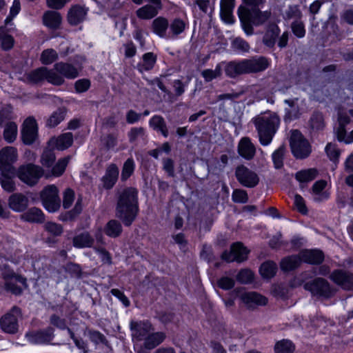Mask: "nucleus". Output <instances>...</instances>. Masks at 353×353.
<instances>
[{
  "mask_svg": "<svg viewBox=\"0 0 353 353\" xmlns=\"http://www.w3.org/2000/svg\"><path fill=\"white\" fill-rule=\"evenodd\" d=\"M138 212L137 191L132 188L124 190L121 194L116 209V215L125 225L134 221Z\"/></svg>",
  "mask_w": 353,
  "mask_h": 353,
  "instance_id": "nucleus-1",
  "label": "nucleus"
},
{
  "mask_svg": "<svg viewBox=\"0 0 353 353\" xmlns=\"http://www.w3.org/2000/svg\"><path fill=\"white\" fill-rule=\"evenodd\" d=\"M253 123L257 130L261 144L268 145L279 127V117L276 112H267L254 118Z\"/></svg>",
  "mask_w": 353,
  "mask_h": 353,
  "instance_id": "nucleus-2",
  "label": "nucleus"
},
{
  "mask_svg": "<svg viewBox=\"0 0 353 353\" xmlns=\"http://www.w3.org/2000/svg\"><path fill=\"white\" fill-rule=\"evenodd\" d=\"M238 15L245 33L247 35H252L254 33L252 26L263 24L270 17L271 12H262L259 8H249L241 6L238 8Z\"/></svg>",
  "mask_w": 353,
  "mask_h": 353,
  "instance_id": "nucleus-3",
  "label": "nucleus"
},
{
  "mask_svg": "<svg viewBox=\"0 0 353 353\" xmlns=\"http://www.w3.org/2000/svg\"><path fill=\"white\" fill-rule=\"evenodd\" d=\"M324 254L320 250H305L296 255L284 258L281 265H300L302 263L310 265H320L323 262Z\"/></svg>",
  "mask_w": 353,
  "mask_h": 353,
  "instance_id": "nucleus-4",
  "label": "nucleus"
},
{
  "mask_svg": "<svg viewBox=\"0 0 353 353\" xmlns=\"http://www.w3.org/2000/svg\"><path fill=\"white\" fill-rule=\"evenodd\" d=\"M27 79L29 81L37 83L43 80L54 85H61L64 83L65 80L61 75L57 74L52 70L46 67H41L27 74Z\"/></svg>",
  "mask_w": 353,
  "mask_h": 353,
  "instance_id": "nucleus-5",
  "label": "nucleus"
},
{
  "mask_svg": "<svg viewBox=\"0 0 353 353\" xmlns=\"http://www.w3.org/2000/svg\"><path fill=\"white\" fill-rule=\"evenodd\" d=\"M290 144L292 154L297 159H305L311 152L310 145L298 130L292 131Z\"/></svg>",
  "mask_w": 353,
  "mask_h": 353,
  "instance_id": "nucleus-6",
  "label": "nucleus"
},
{
  "mask_svg": "<svg viewBox=\"0 0 353 353\" xmlns=\"http://www.w3.org/2000/svg\"><path fill=\"white\" fill-rule=\"evenodd\" d=\"M43 174L42 168L32 163L21 165L17 171L19 179L30 186L35 185Z\"/></svg>",
  "mask_w": 353,
  "mask_h": 353,
  "instance_id": "nucleus-7",
  "label": "nucleus"
},
{
  "mask_svg": "<svg viewBox=\"0 0 353 353\" xmlns=\"http://www.w3.org/2000/svg\"><path fill=\"white\" fill-rule=\"evenodd\" d=\"M304 288L310 292L313 296L330 298L334 294L333 288L329 282L322 278H316L304 285Z\"/></svg>",
  "mask_w": 353,
  "mask_h": 353,
  "instance_id": "nucleus-8",
  "label": "nucleus"
},
{
  "mask_svg": "<svg viewBox=\"0 0 353 353\" xmlns=\"http://www.w3.org/2000/svg\"><path fill=\"white\" fill-rule=\"evenodd\" d=\"M58 193V189L54 185H48L41 192L43 205L50 212L57 211L61 206Z\"/></svg>",
  "mask_w": 353,
  "mask_h": 353,
  "instance_id": "nucleus-9",
  "label": "nucleus"
},
{
  "mask_svg": "<svg viewBox=\"0 0 353 353\" xmlns=\"http://www.w3.org/2000/svg\"><path fill=\"white\" fill-rule=\"evenodd\" d=\"M18 158L17 150L12 146H6L0 150V172L12 173L16 170L12 164Z\"/></svg>",
  "mask_w": 353,
  "mask_h": 353,
  "instance_id": "nucleus-10",
  "label": "nucleus"
},
{
  "mask_svg": "<svg viewBox=\"0 0 353 353\" xmlns=\"http://www.w3.org/2000/svg\"><path fill=\"white\" fill-rule=\"evenodd\" d=\"M3 279L6 281V288L14 294H20L22 292V288L17 285L20 283L24 288L28 287L26 279L21 276L14 274L12 271L5 268L2 272Z\"/></svg>",
  "mask_w": 353,
  "mask_h": 353,
  "instance_id": "nucleus-11",
  "label": "nucleus"
},
{
  "mask_svg": "<svg viewBox=\"0 0 353 353\" xmlns=\"http://www.w3.org/2000/svg\"><path fill=\"white\" fill-rule=\"evenodd\" d=\"M130 327L132 341L135 343L143 341L149 333L154 331L152 324L148 321H131Z\"/></svg>",
  "mask_w": 353,
  "mask_h": 353,
  "instance_id": "nucleus-12",
  "label": "nucleus"
},
{
  "mask_svg": "<svg viewBox=\"0 0 353 353\" xmlns=\"http://www.w3.org/2000/svg\"><path fill=\"white\" fill-rule=\"evenodd\" d=\"M235 176L237 181L246 188H254L259 181L257 174L243 165L236 167Z\"/></svg>",
  "mask_w": 353,
  "mask_h": 353,
  "instance_id": "nucleus-13",
  "label": "nucleus"
},
{
  "mask_svg": "<svg viewBox=\"0 0 353 353\" xmlns=\"http://www.w3.org/2000/svg\"><path fill=\"white\" fill-rule=\"evenodd\" d=\"M21 316V310L17 306L12 307L1 319V326L8 333H15L18 330V319Z\"/></svg>",
  "mask_w": 353,
  "mask_h": 353,
  "instance_id": "nucleus-14",
  "label": "nucleus"
},
{
  "mask_svg": "<svg viewBox=\"0 0 353 353\" xmlns=\"http://www.w3.org/2000/svg\"><path fill=\"white\" fill-rule=\"evenodd\" d=\"M248 252V250L243 243L236 242L232 245L229 252H225L221 256L227 263H242L247 259Z\"/></svg>",
  "mask_w": 353,
  "mask_h": 353,
  "instance_id": "nucleus-15",
  "label": "nucleus"
},
{
  "mask_svg": "<svg viewBox=\"0 0 353 353\" xmlns=\"http://www.w3.org/2000/svg\"><path fill=\"white\" fill-rule=\"evenodd\" d=\"M246 74L259 73L265 71L270 66V61L263 56H254L243 59Z\"/></svg>",
  "mask_w": 353,
  "mask_h": 353,
  "instance_id": "nucleus-16",
  "label": "nucleus"
},
{
  "mask_svg": "<svg viewBox=\"0 0 353 353\" xmlns=\"http://www.w3.org/2000/svg\"><path fill=\"white\" fill-rule=\"evenodd\" d=\"M37 125L34 118L28 117L23 122L21 137L25 144H32L37 137Z\"/></svg>",
  "mask_w": 353,
  "mask_h": 353,
  "instance_id": "nucleus-17",
  "label": "nucleus"
},
{
  "mask_svg": "<svg viewBox=\"0 0 353 353\" xmlns=\"http://www.w3.org/2000/svg\"><path fill=\"white\" fill-rule=\"evenodd\" d=\"M330 279L345 290H353V274L341 270H334L330 276Z\"/></svg>",
  "mask_w": 353,
  "mask_h": 353,
  "instance_id": "nucleus-18",
  "label": "nucleus"
},
{
  "mask_svg": "<svg viewBox=\"0 0 353 353\" xmlns=\"http://www.w3.org/2000/svg\"><path fill=\"white\" fill-rule=\"evenodd\" d=\"M27 340L33 344H46L52 341L54 338V330L47 327L45 330L28 332L26 334Z\"/></svg>",
  "mask_w": 353,
  "mask_h": 353,
  "instance_id": "nucleus-19",
  "label": "nucleus"
},
{
  "mask_svg": "<svg viewBox=\"0 0 353 353\" xmlns=\"http://www.w3.org/2000/svg\"><path fill=\"white\" fill-rule=\"evenodd\" d=\"M81 70V68H77L70 63L65 62L55 63L53 69H52V70L55 72L57 74L61 75L63 79L64 78L69 79L77 78Z\"/></svg>",
  "mask_w": 353,
  "mask_h": 353,
  "instance_id": "nucleus-20",
  "label": "nucleus"
},
{
  "mask_svg": "<svg viewBox=\"0 0 353 353\" xmlns=\"http://www.w3.org/2000/svg\"><path fill=\"white\" fill-rule=\"evenodd\" d=\"M73 135L71 132L63 133L58 137H52L48 142V148L64 150L72 145Z\"/></svg>",
  "mask_w": 353,
  "mask_h": 353,
  "instance_id": "nucleus-21",
  "label": "nucleus"
},
{
  "mask_svg": "<svg viewBox=\"0 0 353 353\" xmlns=\"http://www.w3.org/2000/svg\"><path fill=\"white\" fill-rule=\"evenodd\" d=\"M28 198L22 193L11 194L8 201L9 208L17 212H23L28 206Z\"/></svg>",
  "mask_w": 353,
  "mask_h": 353,
  "instance_id": "nucleus-22",
  "label": "nucleus"
},
{
  "mask_svg": "<svg viewBox=\"0 0 353 353\" xmlns=\"http://www.w3.org/2000/svg\"><path fill=\"white\" fill-rule=\"evenodd\" d=\"M238 153L246 160H251L256 153V148L249 137H243L238 144Z\"/></svg>",
  "mask_w": 353,
  "mask_h": 353,
  "instance_id": "nucleus-23",
  "label": "nucleus"
},
{
  "mask_svg": "<svg viewBox=\"0 0 353 353\" xmlns=\"http://www.w3.org/2000/svg\"><path fill=\"white\" fill-rule=\"evenodd\" d=\"M241 299L248 307L268 303V299L256 292H245L241 295Z\"/></svg>",
  "mask_w": 353,
  "mask_h": 353,
  "instance_id": "nucleus-24",
  "label": "nucleus"
},
{
  "mask_svg": "<svg viewBox=\"0 0 353 353\" xmlns=\"http://www.w3.org/2000/svg\"><path fill=\"white\" fill-rule=\"evenodd\" d=\"M221 19L228 24L234 22L233 10L235 6V0H221Z\"/></svg>",
  "mask_w": 353,
  "mask_h": 353,
  "instance_id": "nucleus-25",
  "label": "nucleus"
},
{
  "mask_svg": "<svg viewBox=\"0 0 353 353\" xmlns=\"http://www.w3.org/2000/svg\"><path fill=\"white\" fill-rule=\"evenodd\" d=\"M225 74L231 78L246 74L243 59L239 61H230L225 63L224 67Z\"/></svg>",
  "mask_w": 353,
  "mask_h": 353,
  "instance_id": "nucleus-26",
  "label": "nucleus"
},
{
  "mask_svg": "<svg viewBox=\"0 0 353 353\" xmlns=\"http://www.w3.org/2000/svg\"><path fill=\"white\" fill-rule=\"evenodd\" d=\"M94 243V239L88 232H80L72 239V244L77 248H91Z\"/></svg>",
  "mask_w": 353,
  "mask_h": 353,
  "instance_id": "nucleus-27",
  "label": "nucleus"
},
{
  "mask_svg": "<svg viewBox=\"0 0 353 353\" xmlns=\"http://www.w3.org/2000/svg\"><path fill=\"white\" fill-rule=\"evenodd\" d=\"M87 14V10L82 6H72L68 12V20L72 25H77L82 22Z\"/></svg>",
  "mask_w": 353,
  "mask_h": 353,
  "instance_id": "nucleus-28",
  "label": "nucleus"
},
{
  "mask_svg": "<svg viewBox=\"0 0 353 353\" xmlns=\"http://www.w3.org/2000/svg\"><path fill=\"white\" fill-rule=\"evenodd\" d=\"M119 176V168L115 164L110 165L103 176L102 181L103 187L106 189L112 188L117 181Z\"/></svg>",
  "mask_w": 353,
  "mask_h": 353,
  "instance_id": "nucleus-29",
  "label": "nucleus"
},
{
  "mask_svg": "<svg viewBox=\"0 0 353 353\" xmlns=\"http://www.w3.org/2000/svg\"><path fill=\"white\" fill-rule=\"evenodd\" d=\"M298 102V98L288 99L284 100L285 104L288 105L285 108V120H292L299 117L300 108Z\"/></svg>",
  "mask_w": 353,
  "mask_h": 353,
  "instance_id": "nucleus-30",
  "label": "nucleus"
},
{
  "mask_svg": "<svg viewBox=\"0 0 353 353\" xmlns=\"http://www.w3.org/2000/svg\"><path fill=\"white\" fill-rule=\"evenodd\" d=\"M165 339V334L162 332H150L143 341V347L148 350H152L160 345Z\"/></svg>",
  "mask_w": 353,
  "mask_h": 353,
  "instance_id": "nucleus-31",
  "label": "nucleus"
},
{
  "mask_svg": "<svg viewBox=\"0 0 353 353\" xmlns=\"http://www.w3.org/2000/svg\"><path fill=\"white\" fill-rule=\"evenodd\" d=\"M327 185V181L325 180H319L316 181L312 188L313 199L317 202H321L329 198V193L323 190Z\"/></svg>",
  "mask_w": 353,
  "mask_h": 353,
  "instance_id": "nucleus-32",
  "label": "nucleus"
},
{
  "mask_svg": "<svg viewBox=\"0 0 353 353\" xmlns=\"http://www.w3.org/2000/svg\"><path fill=\"white\" fill-rule=\"evenodd\" d=\"M61 21V16L57 11H47L43 16V24L51 29H57L59 27Z\"/></svg>",
  "mask_w": 353,
  "mask_h": 353,
  "instance_id": "nucleus-33",
  "label": "nucleus"
},
{
  "mask_svg": "<svg viewBox=\"0 0 353 353\" xmlns=\"http://www.w3.org/2000/svg\"><path fill=\"white\" fill-rule=\"evenodd\" d=\"M17 175V170L12 173L0 172V184L1 188L8 192H12L16 190V185L13 178Z\"/></svg>",
  "mask_w": 353,
  "mask_h": 353,
  "instance_id": "nucleus-34",
  "label": "nucleus"
},
{
  "mask_svg": "<svg viewBox=\"0 0 353 353\" xmlns=\"http://www.w3.org/2000/svg\"><path fill=\"white\" fill-rule=\"evenodd\" d=\"M21 219L27 222L41 223L44 221V214L41 210L37 208H31L21 215Z\"/></svg>",
  "mask_w": 353,
  "mask_h": 353,
  "instance_id": "nucleus-35",
  "label": "nucleus"
},
{
  "mask_svg": "<svg viewBox=\"0 0 353 353\" xmlns=\"http://www.w3.org/2000/svg\"><path fill=\"white\" fill-rule=\"evenodd\" d=\"M157 61V55L153 52H147L143 55L142 61L137 64V70L143 73L151 70Z\"/></svg>",
  "mask_w": 353,
  "mask_h": 353,
  "instance_id": "nucleus-36",
  "label": "nucleus"
},
{
  "mask_svg": "<svg viewBox=\"0 0 353 353\" xmlns=\"http://www.w3.org/2000/svg\"><path fill=\"white\" fill-rule=\"evenodd\" d=\"M279 32V28L276 24H270L263 39V43L269 48L273 47Z\"/></svg>",
  "mask_w": 353,
  "mask_h": 353,
  "instance_id": "nucleus-37",
  "label": "nucleus"
},
{
  "mask_svg": "<svg viewBox=\"0 0 353 353\" xmlns=\"http://www.w3.org/2000/svg\"><path fill=\"white\" fill-rule=\"evenodd\" d=\"M17 125L14 122L8 121L5 124L3 136L7 143H13L17 139Z\"/></svg>",
  "mask_w": 353,
  "mask_h": 353,
  "instance_id": "nucleus-38",
  "label": "nucleus"
},
{
  "mask_svg": "<svg viewBox=\"0 0 353 353\" xmlns=\"http://www.w3.org/2000/svg\"><path fill=\"white\" fill-rule=\"evenodd\" d=\"M149 125L154 130L160 132L164 137H167L168 136V130L166 123L161 116H153L149 121Z\"/></svg>",
  "mask_w": 353,
  "mask_h": 353,
  "instance_id": "nucleus-39",
  "label": "nucleus"
},
{
  "mask_svg": "<svg viewBox=\"0 0 353 353\" xmlns=\"http://www.w3.org/2000/svg\"><path fill=\"white\" fill-rule=\"evenodd\" d=\"M104 232L107 236L111 238H117L120 236L122 232V225L121 223L117 220H110L104 227Z\"/></svg>",
  "mask_w": 353,
  "mask_h": 353,
  "instance_id": "nucleus-40",
  "label": "nucleus"
},
{
  "mask_svg": "<svg viewBox=\"0 0 353 353\" xmlns=\"http://www.w3.org/2000/svg\"><path fill=\"white\" fill-rule=\"evenodd\" d=\"M318 175V170L315 168L301 170L295 174V179L299 183H308L314 180Z\"/></svg>",
  "mask_w": 353,
  "mask_h": 353,
  "instance_id": "nucleus-41",
  "label": "nucleus"
},
{
  "mask_svg": "<svg viewBox=\"0 0 353 353\" xmlns=\"http://www.w3.org/2000/svg\"><path fill=\"white\" fill-rule=\"evenodd\" d=\"M137 16L141 19H150L158 14V10L154 6L148 4L139 8L136 12Z\"/></svg>",
  "mask_w": 353,
  "mask_h": 353,
  "instance_id": "nucleus-42",
  "label": "nucleus"
},
{
  "mask_svg": "<svg viewBox=\"0 0 353 353\" xmlns=\"http://www.w3.org/2000/svg\"><path fill=\"white\" fill-rule=\"evenodd\" d=\"M152 28L154 33L160 37H164L168 28V21L164 17H157L152 22Z\"/></svg>",
  "mask_w": 353,
  "mask_h": 353,
  "instance_id": "nucleus-43",
  "label": "nucleus"
},
{
  "mask_svg": "<svg viewBox=\"0 0 353 353\" xmlns=\"http://www.w3.org/2000/svg\"><path fill=\"white\" fill-rule=\"evenodd\" d=\"M65 112L63 109H58L54 111L48 119L46 125L49 128H54L59 125L65 118Z\"/></svg>",
  "mask_w": 353,
  "mask_h": 353,
  "instance_id": "nucleus-44",
  "label": "nucleus"
},
{
  "mask_svg": "<svg viewBox=\"0 0 353 353\" xmlns=\"http://www.w3.org/2000/svg\"><path fill=\"white\" fill-rule=\"evenodd\" d=\"M223 63H219L216 65L214 70L205 69L202 71L201 76L203 77L206 82H210L213 79L219 77L222 74Z\"/></svg>",
  "mask_w": 353,
  "mask_h": 353,
  "instance_id": "nucleus-45",
  "label": "nucleus"
},
{
  "mask_svg": "<svg viewBox=\"0 0 353 353\" xmlns=\"http://www.w3.org/2000/svg\"><path fill=\"white\" fill-rule=\"evenodd\" d=\"M52 150L50 148L45 149L41 156L40 162L46 168H51L54 163L56 157Z\"/></svg>",
  "mask_w": 353,
  "mask_h": 353,
  "instance_id": "nucleus-46",
  "label": "nucleus"
},
{
  "mask_svg": "<svg viewBox=\"0 0 353 353\" xmlns=\"http://www.w3.org/2000/svg\"><path fill=\"white\" fill-rule=\"evenodd\" d=\"M58 59L57 52L52 49H47L42 52L40 57L41 62L44 65H49Z\"/></svg>",
  "mask_w": 353,
  "mask_h": 353,
  "instance_id": "nucleus-47",
  "label": "nucleus"
},
{
  "mask_svg": "<svg viewBox=\"0 0 353 353\" xmlns=\"http://www.w3.org/2000/svg\"><path fill=\"white\" fill-rule=\"evenodd\" d=\"M135 163L132 158L128 159L123 166L121 178L122 181L127 180L134 172Z\"/></svg>",
  "mask_w": 353,
  "mask_h": 353,
  "instance_id": "nucleus-48",
  "label": "nucleus"
},
{
  "mask_svg": "<svg viewBox=\"0 0 353 353\" xmlns=\"http://www.w3.org/2000/svg\"><path fill=\"white\" fill-rule=\"evenodd\" d=\"M70 157H66L59 159L52 169V174L54 176H59L64 172Z\"/></svg>",
  "mask_w": 353,
  "mask_h": 353,
  "instance_id": "nucleus-49",
  "label": "nucleus"
},
{
  "mask_svg": "<svg viewBox=\"0 0 353 353\" xmlns=\"http://www.w3.org/2000/svg\"><path fill=\"white\" fill-rule=\"evenodd\" d=\"M294 349L292 342L285 339L277 342L274 347L276 353H292Z\"/></svg>",
  "mask_w": 353,
  "mask_h": 353,
  "instance_id": "nucleus-50",
  "label": "nucleus"
},
{
  "mask_svg": "<svg viewBox=\"0 0 353 353\" xmlns=\"http://www.w3.org/2000/svg\"><path fill=\"white\" fill-rule=\"evenodd\" d=\"M0 42L2 48L6 50H10L13 47L14 39L13 37L7 34L4 28H0Z\"/></svg>",
  "mask_w": 353,
  "mask_h": 353,
  "instance_id": "nucleus-51",
  "label": "nucleus"
},
{
  "mask_svg": "<svg viewBox=\"0 0 353 353\" xmlns=\"http://www.w3.org/2000/svg\"><path fill=\"white\" fill-rule=\"evenodd\" d=\"M285 154V148L280 146L276 150H275L272 155V161L275 168L279 169L283 165V159Z\"/></svg>",
  "mask_w": 353,
  "mask_h": 353,
  "instance_id": "nucleus-52",
  "label": "nucleus"
},
{
  "mask_svg": "<svg viewBox=\"0 0 353 353\" xmlns=\"http://www.w3.org/2000/svg\"><path fill=\"white\" fill-rule=\"evenodd\" d=\"M186 23L181 19H174L170 26V28L173 35L177 36L181 34L185 29Z\"/></svg>",
  "mask_w": 353,
  "mask_h": 353,
  "instance_id": "nucleus-53",
  "label": "nucleus"
},
{
  "mask_svg": "<svg viewBox=\"0 0 353 353\" xmlns=\"http://www.w3.org/2000/svg\"><path fill=\"white\" fill-rule=\"evenodd\" d=\"M236 280L243 284L251 283L254 280V274L249 269H243L237 274Z\"/></svg>",
  "mask_w": 353,
  "mask_h": 353,
  "instance_id": "nucleus-54",
  "label": "nucleus"
},
{
  "mask_svg": "<svg viewBox=\"0 0 353 353\" xmlns=\"http://www.w3.org/2000/svg\"><path fill=\"white\" fill-rule=\"evenodd\" d=\"M291 29L293 34L299 38H303L305 35V25L301 20H294L291 24Z\"/></svg>",
  "mask_w": 353,
  "mask_h": 353,
  "instance_id": "nucleus-55",
  "label": "nucleus"
},
{
  "mask_svg": "<svg viewBox=\"0 0 353 353\" xmlns=\"http://www.w3.org/2000/svg\"><path fill=\"white\" fill-rule=\"evenodd\" d=\"M310 125L312 129L316 130L323 129L324 127L323 115L319 112L313 114L310 119Z\"/></svg>",
  "mask_w": 353,
  "mask_h": 353,
  "instance_id": "nucleus-56",
  "label": "nucleus"
},
{
  "mask_svg": "<svg viewBox=\"0 0 353 353\" xmlns=\"http://www.w3.org/2000/svg\"><path fill=\"white\" fill-rule=\"evenodd\" d=\"M232 200L235 203H245L248 201L247 192L241 189H236L232 194Z\"/></svg>",
  "mask_w": 353,
  "mask_h": 353,
  "instance_id": "nucleus-57",
  "label": "nucleus"
},
{
  "mask_svg": "<svg viewBox=\"0 0 353 353\" xmlns=\"http://www.w3.org/2000/svg\"><path fill=\"white\" fill-rule=\"evenodd\" d=\"M232 46L234 49L247 52L250 50V45L247 41L240 37L235 38L232 42Z\"/></svg>",
  "mask_w": 353,
  "mask_h": 353,
  "instance_id": "nucleus-58",
  "label": "nucleus"
},
{
  "mask_svg": "<svg viewBox=\"0 0 353 353\" xmlns=\"http://www.w3.org/2000/svg\"><path fill=\"white\" fill-rule=\"evenodd\" d=\"M145 134V130L142 127H135L130 129L128 133L129 141L134 143L139 137H143Z\"/></svg>",
  "mask_w": 353,
  "mask_h": 353,
  "instance_id": "nucleus-59",
  "label": "nucleus"
},
{
  "mask_svg": "<svg viewBox=\"0 0 353 353\" xmlns=\"http://www.w3.org/2000/svg\"><path fill=\"white\" fill-rule=\"evenodd\" d=\"M45 230L54 236H59L63 232L62 226L54 222H47L44 225Z\"/></svg>",
  "mask_w": 353,
  "mask_h": 353,
  "instance_id": "nucleus-60",
  "label": "nucleus"
},
{
  "mask_svg": "<svg viewBox=\"0 0 353 353\" xmlns=\"http://www.w3.org/2000/svg\"><path fill=\"white\" fill-rule=\"evenodd\" d=\"M325 152L331 161H338L340 152L335 145L328 143L325 147Z\"/></svg>",
  "mask_w": 353,
  "mask_h": 353,
  "instance_id": "nucleus-61",
  "label": "nucleus"
},
{
  "mask_svg": "<svg viewBox=\"0 0 353 353\" xmlns=\"http://www.w3.org/2000/svg\"><path fill=\"white\" fill-rule=\"evenodd\" d=\"M90 87V81L88 79L77 80L74 83V88L77 93L86 92Z\"/></svg>",
  "mask_w": 353,
  "mask_h": 353,
  "instance_id": "nucleus-62",
  "label": "nucleus"
},
{
  "mask_svg": "<svg viewBox=\"0 0 353 353\" xmlns=\"http://www.w3.org/2000/svg\"><path fill=\"white\" fill-rule=\"evenodd\" d=\"M286 17L288 19L301 20L302 13L297 6H291L286 11Z\"/></svg>",
  "mask_w": 353,
  "mask_h": 353,
  "instance_id": "nucleus-63",
  "label": "nucleus"
},
{
  "mask_svg": "<svg viewBox=\"0 0 353 353\" xmlns=\"http://www.w3.org/2000/svg\"><path fill=\"white\" fill-rule=\"evenodd\" d=\"M259 272L264 279L272 278L276 272V266H260Z\"/></svg>",
  "mask_w": 353,
  "mask_h": 353,
  "instance_id": "nucleus-64",
  "label": "nucleus"
}]
</instances>
